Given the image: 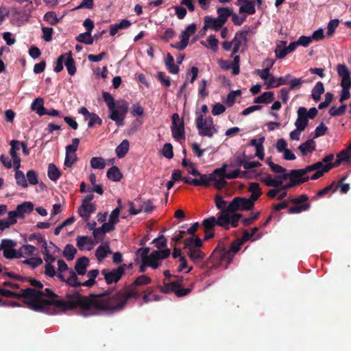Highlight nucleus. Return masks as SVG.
<instances>
[{
  "label": "nucleus",
  "instance_id": "nucleus-31",
  "mask_svg": "<svg viewBox=\"0 0 351 351\" xmlns=\"http://www.w3.org/2000/svg\"><path fill=\"white\" fill-rule=\"evenodd\" d=\"M131 25L128 19H123L120 23L112 24L110 26V36H114L120 29H127Z\"/></svg>",
  "mask_w": 351,
  "mask_h": 351
},
{
  "label": "nucleus",
  "instance_id": "nucleus-21",
  "mask_svg": "<svg viewBox=\"0 0 351 351\" xmlns=\"http://www.w3.org/2000/svg\"><path fill=\"white\" fill-rule=\"evenodd\" d=\"M291 77L290 74H287L285 77H275L271 76L267 82V88L278 87L281 85H285L288 83L289 78Z\"/></svg>",
  "mask_w": 351,
  "mask_h": 351
},
{
  "label": "nucleus",
  "instance_id": "nucleus-52",
  "mask_svg": "<svg viewBox=\"0 0 351 351\" xmlns=\"http://www.w3.org/2000/svg\"><path fill=\"white\" fill-rule=\"evenodd\" d=\"M243 217V215L241 213H230V219H229V228L230 226L232 228H237L239 226V221Z\"/></svg>",
  "mask_w": 351,
  "mask_h": 351
},
{
  "label": "nucleus",
  "instance_id": "nucleus-43",
  "mask_svg": "<svg viewBox=\"0 0 351 351\" xmlns=\"http://www.w3.org/2000/svg\"><path fill=\"white\" fill-rule=\"evenodd\" d=\"M250 36L251 33L250 32H241L236 34L233 42L234 44H244L250 41Z\"/></svg>",
  "mask_w": 351,
  "mask_h": 351
},
{
  "label": "nucleus",
  "instance_id": "nucleus-41",
  "mask_svg": "<svg viewBox=\"0 0 351 351\" xmlns=\"http://www.w3.org/2000/svg\"><path fill=\"white\" fill-rule=\"evenodd\" d=\"M180 285V281H175L171 282H166L165 280L163 282V286L160 287L161 292L164 293H169L171 292L175 293L176 288H178Z\"/></svg>",
  "mask_w": 351,
  "mask_h": 351
},
{
  "label": "nucleus",
  "instance_id": "nucleus-38",
  "mask_svg": "<svg viewBox=\"0 0 351 351\" xmlns=\"http://www.w3.org/2000/svg\"><path fill=\"white\" fill-rule=\"evenodd\" d=\"M274 93L271 91L264 92L260 96L254 99L255 104H269L274 100Z\"/></svg>",
  "mask_w": 351,
  "mask_h": 351
},
{
  "label": "nucleus",
  "instance_id": "nucleus-7",
  "mask_svg": "<svg viewBox=\"0 0 351 351\" xmlns=\"http://www.w3.org/2000/svg\"><path fill=\"white\" fill-rule=\"evenodd\" d=\"M253 199L250 197L247 199L242 197H234L229 204V210L237 212V210H250L254 206Z\"/></svg>",
  "mask_w": 351,
  "mask_h": 351
},
{
  "label": "nucleus",
  "instance_id": "nucleus-48",
  "mask_svg": "<svg viewBox=\"0 0 351 351\" xmlns=\"http://www.w3.org/2000/svg\"><path fill=\"white\" fill-rule=\"evenodd\" d=\"M77 147H75L73 145H68L66 147V156L64 159V165L66 167H72V162H70L69 160V154H75V152L77 151Z\"/></svg>",
  "mask_w": 351,
  "mask_h": 351
},
{
  "label": "nucleus",
  "instance_id": "nucleus-19",
  "mask_svg": "<svg viewBox=\"0 0 351 351\" xmlns=\"http://www.w3.org/2000/svg\"><path fill=\"white\" fill-rule=\"evenodd\" d=\"M69 285L72 287H78L80 286H84L86 287H92L95 283V280L89 279L84 282H80L78 280V278L75 274V272L73 270H70V276L69 279L68 280Z\"/></svg>",
  "mask_w": 351,
  "mask_h": 351
},
{
  "label": "nucleus",
  "instance_id": "nucleus-4",
  "mask_svg": "<svg viewBox=\"0 0 351 351\" xmlns=\"http://www.w3.org/2000/svg\"><path fill=\"white\" fill-rule=\"evenodd\" d=\"M227 165H223L221 168H218L214 170L213 173L210 174H206L208 176L206 179L208 181L207 185H203L204 186H208L211 182H214V186L217 189H221L227 185L226 181V176H225V171H226Z\"/></svg>",
  "mask_w": 351,
  "mask_h": 351
},
{
  "label": "nucleus",
  "instance_id": "nucleus-3",
  "mask_svg": "<svg viewBox=\"0 0 351 351\" xmlns=\"http://www.w3.org/2000/svg\"><path fill=\"white\" fill-rule=\"evenodd\" d=\"M128 109L129 104L125 100H117L116 104L109 110V118L114 121L117 126H123Z\"/></svg>",
  "mask_w": 351,
  "mask_h": 351
},
{
  "label": "nucleus",
  "instance_id": "nucleus-27",
  "mask_svg": "<svg viewBox=\"0 0 351 351\" xmlns=\"http://www.w3.org/2000/svg\"><path fill=\"white\" fill-rule=\"evenodd\" d=\"M298 45H277L274 52L276 57L279 59L284 58L288 53L294 51Z\"/></svg>",
  "mask_w": 351,
  "mask_h": 351
},
{
  "label": "nucleus",
  "instance_id": "nucleus-47",
  "mask_svg": "<svg viewBox=\"0 0 351 351\" xmlns=\"http://www.w3.org/2000/svg\"><path fill=\"white\" fill-rule=\"evenodd\" d=\"M267 164L269 165L272 172L275 173H280V175L287 173L286 169L279 165L273 162L271 158H268L267 159Z\"/></svg>",
  "mask_w": 351,
  "mask_h": 351
},
{
  "label": "nucleus",
  "instance_id": "nucleus-16",
  "mask_svg": "<svg viewBox=\"0 0 351 351\" xmlns=\"http://www.w3.org/2000/svg\"><path fill=\"white\" fill-rule=\"evenodd\" d=\"M240 14L252 15L256 12L255 1L254 0H237Z\"/></svg>",
  "mask_w": 351,
  "mask_h": 351
},
{
  "label": "nucleus",
  "instance_id": "nucleus-40",
  "mask_svg": "<svg viewBox=\"0 0 351 351\" xmlns=\"http://www.w3.org/2000/svg\"><path fill=\"white\" fill-rule=\"evenodd\" d=\"M324 93V84L322 82H318L315 84V86L313 87L311 91V96L312 98L315 101H317L320 100L321 95Z\"/></svg>",
  "mask_w": 351,
  "mask_h": 351
},
{
  "label": "nucleus",
  "instance_id": "nucleus-1",
  "mask_svg": "<svg viewBox=\"0 0 351 351\" xmlns=\"http://www.w3.org/2000/svg\"><path fill=\"white\" fill-rule=\"evenodd\" d=\"M25 303L31 310L36 312L56 314V309L51 307L54 306L63 312L79 308L82 310V315L85 317L97 315L95 294L86 297L77 291H73L66 295V300H64L58 299V295L51 289L47 288L42 291L27 288L25 289Z\"/></svg>",
  "mask_w": 351,
  "mask_h": 351
},
{
  "label": "nucleus",
  "instance_id": "nucleus-22",
  "mask_svg": "<svg viewBox=\"0 0 351 351\" xmlns=\"http://www.w3.org/2000/svg\"><path fill=\"white\" fill-rule=\"evenodd\" d=\"M89 259L86 256L79 258L75 265V274L80 276L84 275L86 272V268L89 265Z\"/></svg>",
  "mask_w": 351,
  "mask_h": 351
},
{
  "label": "nucleus",
  "instance_id": "nucleus-23",
  "mask_svg": "<svg viewBox=\"0 0 351 351\" xmlns=\"http://www.w3.org/2000/svg\"><path fill=\"white\" fill-rule=\"evenodd\" d=\"M223 25V23L217 17L213 18L209 16L204 17V25L203 29H219Z\"/></svg>",
  "mask_w": 351,
  "mask_h": 351
},
{
  "label": "nucleus",
  "instance_id": "nucleus-32",
  "mask_svg": "<svg viewBox=\"0 0 351 351\" xmlns=\"http://www.w3.org/2000/svg\"><path fill=\"white\" fill-rule=\"evenodd\" d=\"M32 109L36 112L39 116L46 114V108L44 107V100L41 97H38L34 100L31 106Z\"/></svg>",
  "mask_w": 351,
  "mask_h": 351
},
{
  "label": "nucleus",
  "instance_id": "nucleus-6",
  "mask_svg": "<svg viewBox=\"0 0 351 351\" xmlns=\"http://www.w3.org/2000/svg\"><path fill=\"white\" fill-rule=\"evenodd\" d=\"M125 267L126 265L123 264L112 270L104 269L101 270V273L104 276L106 282L108 285H110L119 281L121 277L125 274Z\"/></svg>",
  "mask_w": 351,
  "mask_h": 351
},
{
  "label": "nucleus",
  "instance_id": "nucleus-56",
  "mask_svg": "<svg viewBox=\"0 0 351 351\" xmlns=\"http://www.w3.org/2000/svg\"><path fill=\"white\" fill-rule=\"evenodd\" d=\"M27 182L29 183L31 185H36L38 183V174L34 170H29L27 172Z\"/></svg>",
  "mask_w": 351,
  "mask_h": 351
},
{
  "label": "nucleus",
  "instance_id": "nucleus-64",
  "mask_svg": "<svg viewBox=\"0 0 351 351\" xmlns=\"http://www.w3.org/2000/svg\"><path fill=\"white\" fill-rule=\"evenodd\" d=\"M102 96L104 100L106 103L108 109H112L116 104V101H114L113 97L108 92H104Z\"/></svg>",
  "mask_w": 351,
  "mask_h": 351
},
{
  "label": "nucleus",
  "instance_id": "nucleus-13",
  "mask_svg": "<svg viewBox=\"0 0 351 351\" xmlns=\"http://www.w3.org/2000/svg\"><path fill=\"white\" fill-rule=\"evenodd\" d=\"M16 243L11 239H3L1 240V244L0 245V250L3 251V256L8 259L14 258L16 256V250L13 247L16 246Z\"/></svg>",
  "mask_w": 351,
  "mask_h": 351
},
{
  "label": "nucleus",
  "instance_id": "nucleus-50",
  "mask_svg": "<svg viewBox=\"0 0 351 351\" xmlns=\"http://www.w3.org/2000/svg\"><path fill=\"white\" fill-rule=\"evenodd\" d=\"M16 182L18 185L21 186L23 188L27 187V179L23 171L16 170L15 173Z\"/></svg>",
  "mask_w": 351,
  "mask_h": 351
},
{
  "label": "nucleus",
  "instance_id": "nucleus-25",
  "mask_svg": "<svg viewBox=\"0 0 351 351\" xmlns=\"http://www.w3.org/2000/svg\"><path fill=\"white\" fill-rule=\"evenodd\" d=\"M64 65L66 68L68 73L70 75L73 76L75 74L77 68L75 66V60L73 58L72 52L71 51L65 53Z\"/></svg>",
  "mask_w": 351,
  "mask_h": 351
},
{
  "label": "nucleus",
  "instance_id": "nucleus-46",
  "mask_svg": "<svg viewBox=\"0 0 351 351\" xmlns=\"http://www.w3.org/2000/svg\"><path fill=\"white\" fill-rule=\"evenodd\" d=\"M76 253L77 250L74 247V246L71 244H67L64 247L63 256L67 261H71L73 260Z\"/></svg>",
  "mask_w": 351,
  "mask_h": 351
},
{
  "label": "nucleus",
  "instance_id": "nucleus-44",
  "mask_svg": "<svg viewBox=\"0 0 351 351\" xmlns=\"http://www.w3.org/2000/svg\"><path fill=\"white\" fill-rule=\"evenodd\" d=\"M144 295L142 296V299L144 303H149L152 301H158L160 299V296L156 294H152L153 289L148 288L147 290L143 291Z\"/></svg>",
  "mask_w": 351,
  "mask_h": 351
},
{
  "label": "nucleus",
  "instance_id": "nucleus-20",
  "mask_svg": "<svg viewBox=\"0 0 351 351\" xmlns=\"http://www.w3.org/2000/svg\"><path fill=\"white\" fill-rule=\"evenodd\" d=\"M298 118L295 122V125L298 130L301 129L304 130L308 124V119L306 114H307V109L304 107H300L297 111Z\"/></svg>",
  "mask_w": 351,
  "mask_h": 351
},
{
  "label": "nucleus",
  "instance_id": "nucleus-58",
  "mask_svg": "<svg viewBox=\"0 0 351 351\" xmlns=\"http://www.w3.org/2000/svg\"><path fill=\"white\" fill-rule=\"evenodd\" d=\"M23 263L25 265H29L31 268L35 269L43 263V260L39 257L30 258L23 261Z\"/></svg>",
  "mask_w": 351,
  "mask_h": 351
},
{
  "label": "nucleus",
  "instance_id": "nucleus-2",
  "mask_svg": "<svg viewBox=\"0 0 351 351\" xmlns=\"http://www.w3.org/2000/svg\"><path fill=\"white\" fill-rule=\"evenodd\" d=\"M151 278L146 275L138 276L130 285L113 295L109 291L95 294L96 311L113 313L123 310L130 300H137L141 295L140 287L150 284Z\"/></svg>",
  "mask_w": 351,
  "mask_h": 351
},
{
  "label": "nucleus",
  "instance_id": "nucleus-15",
  "mask_svg": "<svg viewBox=\"0 0 351 351\" xmlns=\"http://www.w3.org/2000/svg\"><path fill=\"white\" fill-rule=\"evenodd\" d=\"M204 232L205 241L212 239L215 236V227L217 226L215 217L204 219L202 223Z\"/></svg>",
  "mask_w": 351,
  "mask_h": 351
},
{
  "label": "nucleus",
  "instance_id": "nucleus-18",
  "mask_svg": "<svg viewBox=\"0 0 351 351\" xmlns=\"http://www.w3.org/2000/svg\"><path fill=\"white\" fill-rule=\"evenodd\" d=\"M324 37L323 29H319L315 31L312 36H302L298 40L291 43L290 44H309L313 41H320Z\"/></svg>",
  "mask_w": 351,
  "mask_h": 351
},
{
  "label": "nucleus",
  "instance_id": "nucleus-37",
  "mask_svg": "<svg viewBox=\"0 0 351 351\" xmlns=\"http://www.w3.org/2000/svg\"><path fill=\"white\" fill-rule=\"evenodd\" d=\"M130 143L126 139L123 140L116 148L115 152L119 158H123L129 151Z\"/></svg>",
  "mask_w": 351,
  "mask_h": 351
},
{
  "label": "nucleus",
  "instance_id": "nucleus-57",
  "mask_svg": "<svg viewBox=\"0 0 351 351\" xmlns=\"http://www.w3.org/2000/svg\"><path fill=\"white\" fill-rule=\"evenodd\" d=\"M64 58H65V53L61 54L58 58L55 63V66L53 68V71L56 73H60L64 69Z\"/></svg>",
  "mask_w": 351,
  "mask_h": 351
},
{
  "label": "nucleus",
  "instance_id": "nucleus-62",
  "mask_svg": "<svg viewBox=\"0 0 351 351\" xmlns=\"http://www.w3.org/2000/svg\"><path fill=\"white\" fill-rule=\"evenodd\" d=\"M339 21L338 19H332L330 21L327 25V34L329 37L332 36L335 29L338 27Z\"/></svg>",
  "mask_w": 351,
  "mask_h": 351
},
{
  "label": "nucleus",
  "instance_id": "nucleus-12",
  "mask_svg": "<svg viewBox=\"0 0 351 351\" xmlns=\"http://www.w3.org/2000/svg\"><path fill=\"white\" fill-rule=\"evenodd\" d=\"M210 121L209 126L203 127L202 122V114H198L195 119V124L197 129L198 130V134L200 136H207L209 138H212L215 133L217 132V130L215 128L214 124H211V121Z\"/></svg>",
  "mask_w": 351,
  "mask_h": 351
},
{
  "label": "nucleus",
  "instance_id": "nucleus-55",
  "mask_svg": "<svg viewBox=\"0 0 351 351\" xmlns=\"http://www.w3.org/2000/svg\"><path fill=\"white\" fill-rule=\"evenodd\" d=\"M137 203H139V205H143V210L145 213H150L153 211L154 209V206H153V202L151 199H148L145 202H142L141 199H136Z\"/></svg>",
  "mask_w": 351,
  "mask_h": 351
},
{
  "label": "nucleus",
  "instance_id": "nucleus-34",
  "mask_svg": "<svg viewBox=\"0 0 351 351\" xmlns=\"http://www.w3.org/2000/svg\"><path fill=\"white\" fill-rule=\"evenodd\" d=\"M315 142L313 139H308L305 143L301 144L298 149L302 156H306L308 153L312 152L315 149Z\"/></svg>",
  "mask_w": 351,
  "mask_h": 351
},
{
  "label": "nucleus",
  "instance_id": "nucleus-63",
  "mask_svg": "<svg viewBox=\"0 0 351 351\" xmlns=\"http://www.w3.org/2000/svg\"><path fill=\"white\" fill-rule=\"evenodd\" d=\"M162 155L168 159L173 157V146L171 143H165L162 149Z\"/></svg>",
  "mask_w": 351,
  "mask_h": 351
},
{
  "label": "nucleus",
  "instance_id": "nucleus-10",
  "mask_svg": "<svg viewBox=\"0 0 351 351\" xmlns=\"http://www.w3.org/2000/svg\"><path fill=\"white\" fill-rule=\"evenodd\" d=\"M170 253L171 251L168 248H165L163 250H154L150 254L149 258L143 264L153 269H156L160 265L159 261L169 257Z\"/></svg>",
  "mask_w": 351,
  "mask_h": 351
},
{
  "label": "nucleus",
  "instance_id": "nucleus-14",
  "mask_svg": "<svg viewBox=\"0 0 351 351\" xmlns=\"http://www.w3.org/2000/svg\"><path fill=\"white\" fill-rule=\"evenodd\" d=\"M243 243L239 239L234 240L230 245V250H223L220 255L221 259L230 262L233 258L234 254L239 251Z\"/></svg>",
  "mask_w": 351,
  "mask_h": 351
},
{
  "label": "nucleus",
  "instance_id": "nucleus-51",
  "mask_svg": "<svg viewBox=\"0 0 351 351\" xmlns=\"http://www.w3.org/2000/svg\"><path fill=\"white\" fill-rule=\"evenodd\" d=\"M335 185V182L333 181L330 185L327 186L326 187L318 191L317 192V194L315 196H313L312 197V199L313 200H317V197H323L326 195H327L329 192H330L331 191H333V189H334V186Z\"/></svg>",
  "mask_w": 351,
  "mask_h": 351
},
{
  "label": "nucleus",
  "instance_id": "nucleus-60",
  "mask_svg": "<svg viewBox=\"0 0 351 351\" xmlns=\"http://www.w3.org/2000/svg\"><path fill=\"white\" fill-rule=\"evenodd\" d=\"M264 141H265L264 136H262L259 138L258 146H256V152H255V155L261 160L264 159V156H265L264 147L263 145Z\"/></svg>",
  "mask_w": 351,
  "mask_h": 351
},
{
  "label": "nucleus",
  "instance_id": "nucleus-61",
  "mask_svg": "<svg viewBox=\"0 0 351 351\" xmlns=\"http://www.w3.org/2000/svg\"><path fill=\"white\" fill-rule=\"evenodd\" d=\"M88 119H89V121L88 123V128H93L96 124L100 125L102 123L101 119L95 113L92 112L90 116L88 117Z\"/></svg>",
  "mask_w": 351,
  "mask_h": 351
},
{
  "label": "nucleus",
  "instance_id": "nucleus-11",
  "mask_svg": "<svg viewBox=\"0 0 351 351\" xmlns=\"http://www.w3.org/2000/svg\"><path fill=\"white\" fill-rule=\"evenodd\" d=\"M171 119V132L173 137L176 140L184 139L185 132L183 119H180L178 113H173Z\"/></svg>",
  "mask_w": 351,
  "mask_h": 351
},
{
  "label": "nucleus",
  "instance_id": "nucleus-35",
  "mask_svg": "<svg viewBox=\"0 0 351 351\" xmlns=\"http://www.w3.org/2000/svg\"><path fill=\"white\" fill-rule=\"evenodd\" d=\"M107 178L114 182H119L123 178V175L117 166L110 167L106 173Z\"/></svg>",
  "mask_w": 351,
  "mask_h": 351
},
{
  "label": "nucleus",
  "instance_id": "nucleus-53",
  "mask_svg": "<svg viewBox=\"0 0 351 351\" xmlns=\"http://www.w3.org/2000/svg\"><path fill=\"white\" fill-rule=\"evenodd\" d=\"M346 108H347V106L346 104H342L339 108L332 106L329 110V114L330 116H332V117L341 116L346 112Z\"/></svg>",
  "mask_w": 351,
  "mask_h": 351
},
{
  "label": "nucleus",
  "instance_id": "nucleus-9",
  "mask_svg": "<svg viewBox=\"0 0 351 351\" xmlns=\"http://www.w3.org/2000/svg\"><path fill=\"white\" fill-rule=\"evenodd\" d=\"M305 176L306 173L303 169H299L291 170L289 173L279 175L278 178L284 180L289 179L290 181L295 183V186H298L309 180V177Z\"/></svg>",
  "mask_w": 351,
  "mask_h": 351
},
{
  "label": "nucleus",
  "instance_id": "nucleus-45",
  "mask_svg": "<svg viewBox=\"0 0 351 351\" xmlns=\"http://www.w3.org/2000/svg\"><path fill=\"white\" fill-rule=\"evenodd\" d=\"M217 12L218 14L217 18L224 24L232 14V10L228 8H219Z\"/></svg>",
  "mask_w": 351,
  "mask_h": 351
},
{
  "label": "nucleus",
  "instance_id": "nucleus-33",
  "mask_svg": "<svg viewBox=\"0 0 351 351\" xmlns=\"http://www.w3.org/2000/svg\"><path fill=\"white\" fill-rule=\"evenodd\" d=\"M165 66L171 73L177 74L179 72V66L174 63V58L169 53L167 54L165 58Z\"/></svg>",
  "mask_w": 351,
  "mask_h": 351
},
{
  "label": "nucleus",
  "instance_id": "nucleus-24",
  "mask_svg": "<svg viewBox=\"0 0 351 351\" xmlns=\"http://www.w3.org/2000/svg\"><path fill=\"white\" fill-rule=\"evenodd\" d=\"M34 206L31 202H25L19 204L15 210V212L19 216V218H23L25 214H29L34 210Z\"/></svg>",
  "mask_w": 351,
  "mask_h": 351
},
{
  "label": "nucleus",
  "instance_id": "nucleus-42",
  "mask_svg": "<svg viewBox=\"0 0 351 351\" xmlns=\"http://www.w3.org/2000/svg\"><path fill=\"white\" fill-rule=\"evenodd\" d=\"M249 191L251 193L250 197L254 201H256L262 195L261 189L257 182H252L250 184Z\"/></svg>",
  "mask_w": 351,
  "mask_h": 351
},
{
  "label": "nucleus",
  "instance_id": "nucleus-39",
  "mask_svg": "<svg viewBox=\"0 0 351 351\" xmlns=\"http://www.w3.org/2000/svg\"><path fill=\"white\" fill-rule=\"evenodd\" d=\"M47 175L52 181H56L61 176L62 173L53 163H50L48 166Z\"/></svg>",
  "mask_w": 351,
  "mask_h": 351
},
{
  "label": "nucleus",
  "instance_id": "nucleus-26",
  "mask_svg": "<svg viewBox=\"0 0 351 351\" xmlns=\"http://www.w3.org/2000/svg\"><path fill=\"white\" fill-rule=\"evenodd\" d=\"M196 29L197 27L194 23L187 26L186 29L181 32L180 36V42L179 44H188L189 38L195 33Z\"/></svg>",
  "mask_w": 351,
  "mask_h": 351
},
{
  "label": "nucleus",
  "instance_id": "nucleus-8",
  "mask_svg": "<svg viewBox=\"0 0 351 351\" xmlns=\"http://www.w3.org/2000/svg\"><path fill=\"white\" fill-rule=\"evenodd\" d=\"M189 173L191 174L194 176L199 177V179L197 178H191L189 177H182V181H183L186 184H191L193 186H203V185H207L208 181L206 180V178H208V176H206V174H202L195 167L194 164L190 165V169H188Z\"/></svg>",
  "mask_w": 351,
  "mask_h": 351
},
{
  "label": "nucleus",
  "instance_id": "nucleus-36",
  "mask_svg": "<svg viewBox=\"0 0 351 351\" xmlns=\"http://www.w3.org/2000/svg\"><path fill=\"white\" fill-rule=\"evenodd\" d=\"M0 295L7 298H14L16 299H24L25 302V289L21 290V293L14 292L3 288H0Z\"/></svg>",
  "mask_w": 351,
  "mask_h": 351
},
{
  "label": "nucleus",
  "instance_id": "nucleus-5",
  "mask_svg": "<svg viewBox=\"0 0 351 351\" xmlns=\"http://www.w3.org/2000/svg\"><path fill=\"white\" fill-rule=\"evenodd\" d=\"M309 197L306 194H302L297 197L291 198L289 202L295 204L288 210V213H300L308 210L311 208V204L308 202Z\"/></svg>",
  "mask_w": 351,
  "mask_h": 351
},
{
  "label": "nucleus",
  "instance_id": "nucleus-30",
  "mask_svg": "<svg viewBox=\"0 0 351 351\" xmlns=\"http://www.w3.org/2000/svg\"><path fill=\"white\" fill-rule=\"evenodd\" d=\"M110 246L108 243L99 245L95 250V255L99 261H102L108 254H111Z\"/></svg>",
  "mask_w": 351,
  "mask_h": 351
},
{
  "label": "nucleus",
  "instance_id": "nucleus-54",
  "mask_svg": "<svg viewBox=\"0 0 351 351\" xmlns=\"http://www.w3.org/2000/svg\"><path fill=\"white\" fill-rule=\"evenodd\" d=\"M152 243H154L155 247H157L159 250H162L161 249L167 247V241L165 236L161 234L158 237L154 239Z\"/></svg>",
  "mask_w": 351,
  "mask_h": 351
},
{
  "label": "nucleus",
  "instance_id": "nucleus-59",
  "mask_svg": "<svg viewBox=\"0 0 351 351\" xmlns=\"http://www.w3.org/2000/svg\"><path fill=\"white\" fill-rule=\"evenodd\" d=\"M44 20L52 25L57 24L59 21V19L54 12H47L44 16Z\"/></svg>",
  "mask_w": 351,
  "mask_h": 351
},
{
  "label": "nucleus",
  "instance_id": "nucleus-49",
  "mask_svg": "<svg viewBox=\"0 0 351 351\" xmlns=\"http://www.w3.org/2000/svg\"><path fill=\"white\" fill-rule=\"evenodd\" d=\"M90 166L93 169H102L106 166L105 160L101 157H93L90 160Z\"/></svg>",
  "mask_w": 351,
  "mask_h": 351
},
{
  "label": "nucleus",
  "instance_id": "nucleus-28",
  "mask_svg": "<svg viewBox=\"0 0 351 351\" xmlns=\"http://www.w3.org/2000/svg\"><path fill=\"white\" fill-rule=\"evenodd\" d=\"M187 255L195 264L200 263L206 256V254L197 247H192L188 250Z\"/></svg>",
  "mask_w": 351,
  "mask_h": 351
},
{
  "label": "nucleus",
  "instance_id": "nucleus-17",
  "mask_svg": "<svg viewBox=\"0 0 351 351\" xmlns=\"http://www.w3.org/2000/svg\"><path fill=\"white\" fill-rule=\"evenodd\" d=\"M230 213H234L229 210V205L226 209H223L217 213V217H215V222L217 226L223 228L226 230H229V219Z\"/></svg>",
  "mask_w": 351,
  "mask_h": 351
},
{
  "label": "nucleus",
  "instance_id": "nucleus-29",
  "mask_svg": "<svg viewBox=\"0 0 351 351\" xmlns=\"http://www.w3.org/2000/svg\"><path fill=\"white\" fill-rule=\"evenodd\" d=\"M96 210L95 206L93 204H83L78 208L79 215L85 220H88L91 213Z\"/></svg>",
  "mask_w": 351,
  "mask_h": 351
}]
</instances>
